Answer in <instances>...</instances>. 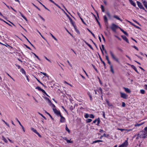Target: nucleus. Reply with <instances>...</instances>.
<instances>
[{
  "label": "nucleus",
  "mask_w": 147,
  "mask_h": 147,
  "mask_svg": "<svg viewBox=\"0 0 147 147\" xmlns=\"http://www.w3.org/2000/svg\"><path fill=\"white\" fill-rule=\"evenodd\" d=\"M61 107L63 109V110L65 111L67 113V112L66 110V109L64 108V107L63 106H62Z\"/></svg>",
  "instance_id": "obj_59"
},
{
  "label": "nucleus",
  "mask_w": 147,
  "mask_h": 147,
  "mask_svg": "<svg viewBox=\"0 0 147 147\" xmlns=\"http://www.w3.org/2000/svg\"><path fill=\"white\" fill-rule=\"evenodd\" d=\"M50 106H51L52 107H53L54 108L55 107V106L53 103H52L51 102V103H50Z\"/></svg>",
  "instance_id": "obj_46"
},
{
  "label": "nucleus",
  "mask_w": 147,
  "mask_h": 147,
  "mask_svg": "<svg viewBox=\"0 0 147 147\" xmlns=\"http://www.w3.org/2000/svg\"><path fill=\"white\" fill-rule=\"evenodd\" d=\"M36 134L39 137H40V138L42 136H41V135L37 132V133H36Z\"/></svg>",
  "instance_id": "obj_62"
},
{
  "label": "nucleus",
  "mask_w": 147,
  "mask_h": 147,
  "mask_svg": "<svg viewBox=\"0 0 147 147\" xmlns=\"http://www.w3.org/2000/svg\"><path fill=\"white\" fill-rule=\"evenodd\" d=\"M92 66L93 67V68L96 71V72H98V70H97V69L95 67V66L93 64H92Z\"/></svg>",
  "instance_id": "obj_40"
},
{
  "label": "nucleus",
  "mask_w": 147,
  "mask_h": 147,
  "mask_svg": "<svg viewBox=\"0 0 147 147\" xmlns=\"http://www.w3.org/2000/svg\"><path fill=\"white\" fill-rule=\"evenodd\" d=\"M110 71L113 73H114V71L113 68V67L112 65H110Z\"/></svg>",
  "instance_id": "obj_27"
},
{
  "label": "nucleus",
  "mask_w": 147,
  "mask_h": 147,
  "mask_svg": "<svg viewBox=\"0 0 147 147\" xmlns=\"http://www.w3.org/2000/svg\"><path fill=\"white\" fill-rule=\"evenodd\" d=\"M138 135H140V138H147V127H145L143 130L140 131L138 134Z\"/></svg>",
  "instance_id": "obj_1"
},
{
  "label": "nucleus",
  "mask_w": 147,
  "mask_h": 147,
  "mask_svg": "<svg viewBox=\"0 0 147 147\" xmlns=\"http://www.w3.org/2000/svg\"><path fill=\"white\" fill-rule=\"evenodd\" d=\"M144 87L145 89L147 90V85L145 84L144 86Z\"/></svg>",
  "instance_id": "obj_64"
},
{
  "label": "nucleus",
  "mask_w": 147,
  "mask_h": 147,
  "mask_svg": "<svg viewBox=\"0 0 147 147\" xmlns=\"http://www.w3.org/2000/svg\"><path fill=\"white\" fill-rule=\"evenodd\" d=\"M38 16H39L44 21H45V19L42 17L39 14H38Z\"/></svg>",
  "instance_id": "obj_49"
},
{
  "label": "nucleus",
  "mask_w": 147,
  "mask_h": 147,
  "mask_svg": "<svg viewBox=\"0 0 147 147\" xmlns=\"http://www.w3.org/2000/svg\"><path fill=\"white\" fill-rule=\"evenodd\" d=\"M117 49H118V50L120 51L121 52H123V50H122L121 49V48H119V47H117Z\"/></svg>",
  "instance_id": "obj_52"
},
{
  "label": "nucleus",
  "mask_w": 147,
  "mask_h": 147,
  "mask_svg": "<svg viewBox=\"0 0 147 147\" xmlns=\"http://www.w3.org/2000/svg\"><path fill=\"white\" fill-rule=\"evenodd\" d=\"M137 3L138 7L140 9L144 10L145 11H146V10L144 8L142 4L139 1H137Z\"/></svg>",
  "instance_id": "obj_4"
},
{
  "label": "nucleus",
  "mask_w": 147,
  "mask_h": 147,
  "mask_svg": "<svg viewBox=\"0 0 147 147\" xmlns=\"http://www.w3.org/2000/svg\"><path fill=\"white\" fill-rule=\"evenodd\" d=\"M2 140L6 143H7L8 142L7 140H6V139L4 137V136H2Z\"/></svg>",
  "instance_id": "obj_21"
},
{
  "label": "nucleus",
  "mask_w": 147,
  "mask_h": 147,
  "mask_svg": "<svg viewBox=\"0 0 147 147\" xmlns=\"http://www.w3.org/2000/svg\"><path fill=\"white\" fill-rule=\"evenodd\" d=\"M132 47L133 48H135V49H136V50H138V48L136 47V46H132Z\"/></svg>",
  "instance_id": "obj_61"
},
{
  "label": "nucleus",
  "mask_w": 147,
  "mask_h": 147,
  "mask_svg": "<svg viewBox=\"0 0 147 147\" xmlns=\"http://www.w3.org/2000/svg\"><path fill=\"white\" fill-rule=\"evenodd\" d=\"M100 118H99V117H98V120H97V123H96V125H99V124L100 122Z\"/></svg>",
  "instance_id": "obj_33"
},
{
  "label": "nucleus",
  "mask_w": 147,
  "mask_h": 147,
  "mask_svg": "<svg viewBox=\"0 0 147 147\" xmlns=\"http://www.w3.org/2000/svg\"><path fill=\"white\" fill-rule=\"evenodd\" d=\"M131 67L138 74H139V72L137 70L136 67L133 65H131Z\"/></svg>",
  "instance_id": "obj_15"
},
{
  "label": "nucleus",
  "mask_w": 147,
  "mask_h": 147,
  "mask_svg": "<svg viewBox=\"0 0 147 147\" xmlns=\"http://www.w3.org/2000/svg\"><path fill=\"white\" fill-rule=\"evenodd\" d=\"M125 104L124 102H122V106L123 107H125Z\"/></svg>",
  "instance_id": "obj_57"
},
{
  "label": "nucleus",
  "mask_w": 147,
  "mask_h": 147,
  "mask_svg": "<svg viewBox=\"0 0 147 147\" xmlns=\"http://www.w3.org/2000/svg\"><path fill=\"white\" fill-rule=\"evenodd\" d=\"M20 71L23 74L26 75V72L23 68H21L20 69Z\"/></svg>",
  "instance_id": "obj_20"
},
{
  "label": "nucleus",
  "mask_w": 147,
  "mask_h": 147,
  "mask_svg": "<svg viewBox=\"0 0 147 147\" xmlns=\"http://www.w3.org/2000/svg\"><path fill=\"white\" fill-rule=\"evenodd\" d=\"M84 42H85V43L92 50H93V49L92 48V47L91 46L88 44V43H87L86 41H85L84 40H83Z\"/></svg>",
  "instance_id": "obj_17"
},
{
  "label": "nucleus",
  "mask_w": 147,
  "mask_h": 147,
  "mask_svg": "<svg viewBox=\"0 0 147 147\" xmlns=\"http://www.w3.org/2000/svg\"><path fill=\"white\" fill-rule=\"evenodd\" d=\"M50 34L51 36L56 41H57V39L51 33H50Z\"/></svg>",
  "instance_id": "obj_31"
},
{
  "label": "nucleus",
  "mask_w": 147,
  "mask_h": 147,
  "mask_svg": "<svg viewBox=\"0 0 147 147\" xmlns=\"http://www.w3.org/2000/svg\"><path fill=\"white\" fill-rule=\"evenodd\" d=\"M45 113H46V114H47V115H49V116H50V117L51 118V119L53 120V118L52 117V116L49 113H48V112H47L46 111H45Z\"/></svg>",
  "instance_id": "obj_26"
},
{
  "label": "nucleus",
  "mask_w": 147,
  "mask_h": 147,
  "mask_svg": "<svg viewBox=\"0 0 147 147\" xmlns=\"http://www.w3.org/2000/svg\"><path fill=\"white\" fill-rule=\"evenodd\" d=\"M65 130L67 131L69 133L70 132V131L68 128L67 125H66Z\"/></svg>",
  "instance_id": "obj_36"
},
{
  "label": "nucleus",
  "mask_w": 147,
  "mask_h": 147,
  "mask_svg": "<svg viewBox=\"0 0 147 147\" xmlns=\"http://www.w3.org/2000/svg\"><path fill=\"white\" fill-rule=\"evenodd\" d=\"M105 101L107 103V105H108L109 106H112V105L110 104L108 100L107 99H106L105 100Z\"/></svg>",
  "instance_id": "obj_23"
},
{
  "label": "nucleus",
  "mask_w": 147,
  "mask_h": 147,
  "mask_svg": "<svg viewBox=\"0 0 147 147\" xmlns=\"http://www.w3.org/2000/svg\"><path fill=\"white\" fill-rule=\"evenodd\" d=\"M106 13L109 18H110L111 17V15L109 11L106 12Z\"/></svg>",
  "instance_id": "obj_24"
},
{
  "label": "nucleus",
  "mask_w": 147,
  "mask_h": 147,
  "mask_svg": "<svg viewBox=\"0 0 147 147\" xmlns=\"http://www.w3.org/2000/svg\"><path fill=\"white\" fill-rule=\"evenodd\" d=\"M99 57L101 61V62L103 63L104 65H105V62L102 60V59L101 58V57L100 56V55H99Z\"/></svg>",
  "instance_id": "obj_28"
},
{
  "label": "nucleus",
  "mask_w": 147,
  "mask_h": 147,
  "mask_svg": "<svg viewBox=\"0 0 147 147\" xmlns=\"http://www.w3.org/2000/svg\"><path fill=\"white\" fill-rule=\"evenodd\" d=\"M140 93L142 94H144L145 93V90H140Z\"/></svg>",
  "instance_id": "obj_44"
},
{
  "label": "nucleus",
  "mask_w": 147,
  "mask_h": 147,
  "mask_svg": "<svg viewBox=\"0 0 147 147\" xmlns=\"http://www.w3.org/2000/svg\"><path fill=\"white\" fill-rule=\"evenodd\" d=\"M123 88L125 90V91L127 93H130L131 92V90L127 88L124 87Z\"/></svg>",
  "instance_id": "obj_13"
},
{
  "label": "nucleus",
  "mask_w": 147,
  "mask_h": 147,
  "mask_svg": "<svg viewBox=\"0 0 147 147\" xmlns=\"http://www.w3.org/2000/svg\"><path fill=\"white\" fill-rule=\"evenodd\" d=\"M45 99L46 100H47V101H48V102H49V103H51V101L50 100V99H49L48 98H47V97H45Z\"/></svg>",
  "instance_id": "obj_34"
},
{
  "label": "nucleus",
  "mask_w": 147,
  "mask_h": 147,
  "mask_svg": "<svg viewBox=\"0 0 147 147\" xmlns=\"http://www.w3.org/2000/svg\"><path fill=\"white\" fill-rule=\"evenodd\" d=\"M31 130L33 131L35 133H37V131L33 127H31Z\"/></svg>",
  "instance_id": "obj_30"
},
{
  "label": "nucleus",
  "mask_w": 147,
  "mask_h": 147,
  "mask_svg": "<svg viewBox=\"0 0 147 147\" xmlns=\"http://www.w3.org/2000/svg\"><path fill=\"white\" fill-rule=\"evenodd\" d=\"M89 117L91 118H94V116L93 114H91L90 115Z\"/></svg>",
  "instance_id": "obj_45"
},
{
  "label": "nucleus",
  "mask_w": 147,
  "mask_h": 147,
  "mask_svg": "<svg viewBox=\"0 0 147 147\" xmlns=\"http://www.w3.org/2000/svg\"><path fill=\"white\" fill-rule=\"evenodd\" d=\"M101 9L102 11L103 12H105V9L104 8V7L102 5H101Z\"/></svg>",
  "instance_id": "obj_32"
},
{
  "label": "nucleus",
  "mask_w": 147,
  "mask_h": 147,
  "mask_svg": "<svg viewBox=\"0 0 147 147\" xmlns=\"http://www.w3.org/2000/svg\"><path fill=\"white\" fill-rule=\"evenodd\" d=\"M88 94L90 98V100L92 101V98L91 95L90 94V93L89 92L88 93Z\"/></svg>",
  "instance_id": "obj_35"
},
{
  "label": "nucleus",
  "mask_w": 147,
  "mask_h": 147,
  "mask_svg": "<svg viewBox=\"0 0 147 147\" xmlns=\"http://www.w3.org/2000/svg\"><path fill=\"white\" fill-rule=\"evenodd\" d=\"M2 121L4 122V123L5 124L7 125V126L9 127H10V126L4 120H2Z\"/></svg>",
  "instance_id": "obj_47"
},
{
  "label": "nucleus",
  "mask_w": 147,
  "mask_h": 147,
  "mask_svg": "<svg viewBox=\"0 0 147 147\" xmlns=\"http://www.w3.org/2000/svg\"><path fill=\"white\" fill-rule=\"evenodd\" d=\"M92 119H88L86 120V122L87 123H90L92 121Z\"/></svg>",
  "instance_id": "obj_29"
},
{
  "label": "nucleus",
  "mask_w": 147,
  "mask_h": 147,
  "mask_svg": "<svg viewBox=\"0 0 147 147\" xmlns=\"http://www.w3.org/2000/svg\"><path fill=\"white\" fill-rule=\"evenodd\" d=\"M36 89H37L38 90L41 91L42 89L39 86H37L36 88Z\"/></svg>",
  "instance_id": "obj_50"
},
{
  "label": "nucleus",
  "mask_w": 147,
  "mask_h": 147,
  "mask_svg": "<svg viewBox=\"0 0 147 147\" xmlns=\"http://www.w3.org/2000/svg\"><path fill=\"white\" fill-rule=\"evenodd\" d=\"M132 26H134V27H135L136 28L139 29H140V28L139 27H138V26H137L135 25L134 24H133V25Z\"/></svg>",
  "instance_id": "obj_51"
},
{
  "label": "nucleus",
  "mask_w": 147,
  "mask_h": 147,
  "mask_svg": "<svg viewBox=\"0 0 147 147\" xmlns=\"http://www.w3.org/2000/svg\"><path fill=\"white\" fill-rule=\"evenodd\" d=\"M119 28L120 30L126 36H128V34L125 31H124L123 29H121V28Z\"/></svg>",
  "instance_id": "obj_14"
},
{
  "label": "nucleus",
  "mask_w": 147,
  "mask_h": 147,
  "mask_svg": "<svg viewBox=\"0 0 147 147\" xmlns=\"http://www.w3.org/2000/svg\"><path fill=\"white\" fill-rule=\"evenodd\" d=\"M45 58L47 60V61H49V62H50V63H51V61L49 59H48L45 56Z\"/></svg>",
  "instance_id": "obj_60"
},
{
  "label": "nucleus",
  "mask_w": 147,
  "mask_h": 147,
  "mask_svg": "<svg viewBox=\"0 0 147 147\" xmlns=\"http://www.w3.org/2000/svg\"><path fill=\"white\" fill-rule=\"evenodd\" d=\"M3 21L4 22H5V23H6V24H7L9 26H11V27L12 26L11 24H10L8 23L7 22H6L4 20V21Z\"/></svg>",
  "instance_id": "obj_58"
},
{
  "label": "nucleus",
  "mask_w": 147,
  "mask_h": 147,
  "mask_svg": "<svg viewBox=\"0 0 147 147\" xmlns=\"http://www.w3.org/2000/svg\"><path fill=\"white\" fill-rule=\"evenodd\" d=\"M143 124V123H140L139 124H135V125L136 126H139L142 125Z\"/></svg>",
  "instance_id": "obj_39"
},
{
  "label": "nucleus",
  "mask_w": 147,
  "mask_h": 147,
  "mask_svg": "<svg viewBox=\"0 0 147 147\" xmlns=\"http://www.w3.org/2000/svg\"><path fill=\"white\" fill-rule=\"evenodd\" d=\"M84 117L85 118H87L89 117V115L87 113H86Z\"/></svg>",
  "instance_id": "obj_43"
},
{
  "label": "nucleus",
  "mask_w": 147,
  "mask_h": 147,
  "mask_svg": "<svg viewBox=\"0 0 147 147\" xmlns=\"http://www.w3.org/2000/svg\"><path fill=\"white\" fill-rule=\"evenodd\" d=\"M128 139V138L127 139V140H125L123 143L121 144L122 146H123V147H124L125 146H127L128 145V142H127Z\"/></svg>",
  "instance_id": "obj_9"
},
{
  "label": "nucleus",
  "mask_w": 147,
  "mask_h": 147,
  "mask_svg": "<svg viewBox=\"0 0 147 147\" xmlns=\"http://www.w3.org/2000/svg\"><path fill=\"white\" fill-rule=\"evenodd\" d=\"M41 73L42 74L46 76L48 78L49 77V76H48V75H47V74L46 73H45L44 72H41Z\"/></svg>",
  "instance_id": "obj_37"
},
{
  "label": "nucleus",
  "mask_w": 147,
  "mask_h": 147,
  "mask_svg": "<svg viewBox=\"0 0 147 147\" xmlns=\"http://www.w3.org/2000/svg\"><path fill=\"white\" fill-rule=\"evenodd\" d=\"M32 53L39 60H40V59H39V58L34 53L32 52Z\"/></svg>",
  "instance_id": "obj_38"
},
{
  "label": "nucleus",
  "mask_w": 147,
  "mask_h": 147,
  "mask_svg": "<svg viewBox=\"0 0 147 147\" xmlns=\"http://www.w3.org/2000/svg\"><path fill=\"white\" fill-rule=\"evenodd\" d=\"M110 53L113 59L114 60L117 62L118 63H119L120 62L119 60L114 55L112 52L111 51H110Z\"/></svg>",
  "instance_id": "obj_3"
},
{
  "label": "nucleus",
  "mask_w": 147,
  "mask_h": 147,
  "mask_svg": "<svg viewBox=\"0 0 147 147\" xmlns=\"http://www.w3.org/2000/svg\"><path fill=\"white\" fill-rule=\"evenodd\" d=\"M16 119L18 122V123H19V124H20V125L21 126V127H22V129L23 131L24 132H25V129H24V127H23V126L21 124V123L20 122V121L18 120V119L17 118H16Z\"/></svg>",
  "instance_id": "obj_12"
},
{
  "label": "nucleus",
  "mask_w": 147,
  "mask_h": 147,
  "mask_svg": "<svg viewBox=\"0 0 147 147\" xmlns=\"http://www.w3.org/2000/svg\"><path fill=\"white\" fill-rule=\"evenodd\" d=\"M67 17L68 18L69 20H70L71 23L72 25H73V23H75V22L73 21L72 20L71 18L69 17V16L66 13Z\"/></svg>",
  "instance_id": "obj_10"
},
{
  "label": "nucleus",
  "mask_w": 147,
  "mask_h": 147,
  "mask_svg": "<svg viewBox=\"0 0 147 147\" xmlns=\"http://www.w3.org/2000/svg\"><path fill=\"white\" fill-rule=\"evenodd\" d=\"M60 122L61 123H63L65 122V119L61 115H60Z\"/></svg>",
  "instance_id": "obj_8"
},
{
  "label": "nucleus",
  "mask_w": 147,
  "mask_h": 147,
  "mask_svg": "<svg viewBox=\"0 0 147 147\" xmlns=\"http://www.w3.org/2000/svg\"><path fill=\"white\" fill-rule=\"evenodd\" d=\"M113 17L118 20L120 21L121 22H122V20L120 19V18L117 15H114L113 16Z\"/></svg>",
  "instance_id": "obj_16"
},
{
  "label": "nucleus",
  "mask_w": 147,
  "mask_h": 147,
  "mask_svg": "<svg viewBox=\"0 0 147 147\" xmlns=\"http://www.w3.org/2000/svg\"><path fill=\"white\" fill-rule=\"evenodd\" d=\"M133 20L134 22L137 24L138 25H139L140 26H141L140 24L137 21L134 20Z\"/></svg>",
  "instance_id": "obj_56"
},
{
  "label": "nucleus",
  "mask_w": 147,
  "mask_h": 147,
  "mask_svg": "<svg viewBox=\"0 0 147 147\" xmlns=\"http://www.w3.org/2000/svg\"><path fill=\"white\" fill-rule=\"evenodd\" d=\"M102 142V140H95L93 142L92 144L94 143H96L97 142Z\"/></svg>",
  "instance_id": "obj_22"
},
{
  "label": "nucleus",
  "mask_w": 147,
  "mask_h": 147,
  "mask_svg": "<svg viewBox=\"0 0 147 147\" xmlns=\"http://www.w3.org/2000/svg\"><path fill=\"white\" fill-rule=\"evenodd\" d=\"M33 5L35 7H36L38 9L39 11H40V9L38 7L36 6L35 4H34V3H32Z\"/></svg>",
  "instance_id": "obj_48"
},
{
  "label": "nucleus",
  "mask_w": 147,
  "mask_h": 147,
  "mask_svg": "<svg viewBox=\"0 0 147 147\" xmlns=\"http://www.w3.org/2000/svg\"><path fill=\"white\" fill-rule=\"evenodd\" d=\"M103 18L105 25H108V19L106 15L103 16Z\"/></svg>",
  "instance_id": "obj_6"
},
{
  "label": "nucleus",
  "mask_w": 147,
  "mask_h": 147,
  "mask_svg": "<svg viewBox=\"0 0 147 147\" xmlns=\"http://www.w3.org/2000/svg\"><path fill=\"white\" fill-rule=\"evenodd\" d=\"M67 143H73V142L72 141H70L69 140H67L66 141Z\"/></svg>",
  "instance_id": "obj_55"
},
{
  "label": "nucleus",
  "mask_w": 147,
  "mask_h": 147,
  "mask_svg": "<svg viewBox=\"0 0 147 147\" xmlns=\"http://www.w3.org/2000/svg\"><path fill=\"white\" fill-rule=\"evenodd\" d=\"M53 110L54 112V113L57 114L58 116H60V115H61L59 111H58L56 109H53Z\"/></svg>",
  "instance_id": "obj_7"
},
{
  "label": "nucleus",
  "mask_w": 147,
  "mask_h": 147,
  "mask_svg": "<svg viewBox=\"0 0 147 147\" xmlns=\"http://www.w3.org/2000/svg\"><path fill=\"white\" fill-rule=\"evenodd\" d=\"M120 28L118 26L115 24L113 23L112 24L111 26L110 27V28L112 30V31L114 32H116V29L117 28Z\"/></svg>",
  "instance_id": "obj_2"
},
{
  "label": "nucleus",
  "mask_w": 147,
  "mask_h": 147,
  "mask_svg": "<svg viewBox=\"0 0 147 147\" xmlns=\"http://www.w3.org/2000/svg\"><path fill=\"white\" fill-rule=\"evenodd\" d=\"M38 113L43 118L45 119V120H46L47 119L43 115H42V114H41L40 113Z\"/></svg>",
  "instance_id": "obj_41"
},
{
  "label": "nucleus",
  "mask_w": 147,
  "mask_h": 147,
  "mask_svg": "<svg viewBox=\"0 0 147 147\" xmlns=\"http://www.w3.org/2000/svg\"><path fill=\"white\" fill-rule=\"evenodd\" d=\"M80 19L81 20L82 22L83 23V24H84L85 25H86V23L84 22V21L83 19L81 17V16H80Z\"/></svg>",
  "instance_id": "obj_42"
},
{
  "label": "nucleus",
  "mask_w": 147,
  "mask_h": 147,
  "mask_svg": "<svg viewBox=\"0 0 147 147\" xmlns=\"http://www.w3.org/2000/svg\"><path fill=\"white\" fill-rule=\"evenodd\" d=\"M87 30H88V31L91 33V34L95 38V35L89 29H88V28H87Z\"/></svg>",
  "instance_id": "obj_25"
},
{
  "label": "nucleus",
  "mask_w": 147,
  "mask_h": 147,
  "mask_svg": "<svg viewBox=\"0 0 147 147\" xmlns=\"http://www.w3.org/2000/svg\"><path fill=\"white\" fill-rule=\"evenodd\" d=\"M143 3L146 8L147 9V2L145 1H143Z\"/></svg>",
  "instance_id": "obj_19"
},
{
  "label": "nucleus",
  "mask_w": 147,
  "mask_h": 147,
  "mask_svg": "<svg viewBox=\"0 0 147 147\" xmlns=\"http://www.w3.org/2000/svg\"><path fill=\"white\" fill-rule=\"evenodd\" d=\"M120 94H121V98L125 99H127V98L128 96L127 95L121 92H120Z\"/></svg>",
  "instance_id": "obj_5"
},
{
  "label": "nucleus",
  "mask_w": 147,
  "mask_h": 147,
  "mask_svg": "<svg viewBox=\"0 0 147 147\" xmlns=\"http://www.w3.org/2000/svg\"><path fill=\"white\" fill-rule=\"evenodd\" d=\"M72 25L74 27L75 30H76V29H77V27H76V25L74 24V23H73V25Z\"/></svg>",
  "instance_id": "obj_53"
},
{
  "label": "nucleus",
  "mask_w": 147,
  "mask_h": 147,
  "mask_svg": "<svg viewBox=\"0 0 147 147\" xmlns=\"http://www.w3.org/2000/svg\"><path fill=\"white\" fill-rule=\"evenodd\" d=\"M25 76H26V79L27 80V81L28 82H29V80L28 78V76L27 75H25Z\"/></svg>",
  "instance_id": "obj_63"
},
{
  "label": "nucleus",
  "mask_w": 147,
  "mask_h": 147,
  "mask_svg": "<svg viewBox=\"0 0 147 147\" xmlns=\"http://www.w3.org/2000/svg\"><path fill=\"white\" fill-rule=\"evenodd\" d=\"M72 25L74 27L75 30H76V29H77V27H76V25L74 24V23H73V25Z\"/></svg>",
  "instance_id": "obj_54"
},
{
  "label": "nucleus",
  "mask_w": 147,
  "mask_h": 147,
  "mask_svg": "<svg viewBox=\"0 0 147 147\" xmlns=\"http://www.w3.org/2000/svg\"><path fill=\"white\" fill-rule=\"evenodd\" d=\"M130 3L134 7H136V4L132 0H129Z\"/></svg>",
  "instance_id": "obj_18"
},
{
  "label": "nucleus",
  "mask_w": 147,
  "mask_h": 147,
  "mask_svg": "<svg viewBox=\"0 0 147 147\" xmlns=\"http://www.w3.org/2000/svg\"><path fill=\"white\" fill-rule=\"evenodd\" d=\"M121 37H122L123 39L125 40L128 43H129L128 39L124 35H122Z\"/></svg>",
  "instance_id": "obj_11"
}]
</instances>
